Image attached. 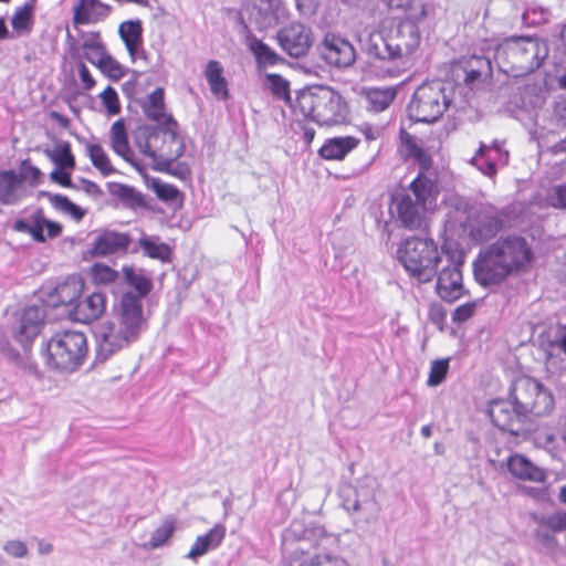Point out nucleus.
<instances>
[{
	"label": "nucleus",
	"instance_id": "obj_52",
	"mask_svg": "<svg viewBox=\"0 0 566 566\" xmlns=\"http://www.w3.org/2000/svg\"><path fill=\"white\" fill-rule=\"evenodd\" d=\"M472 164L485 176L494 177L496 175L495 159L488 153L485 156H481L478 151L472 158Z\"/></svg>",
	"mask_w": 566,
	"mask_h": 566
},
{
	"label": "nucleus",
	"instance_id": "obj_64",
	"mask_svg": "<svg viewBox=\"0 0 566 566\" xmlns=\"http://www.w3.org/2000/svg\"><path fill=\"white\" fill-rule=\"evenodd\" d=\"M51 179L63 187H72L71 176L64 169L57 168L50 175Z\"/></svg>",
	"mask_w": 566,
	"mask_h": 566
},
{
	"label": "nucleus",
	"instance_id": "obj_6",
	"mask_svg": "<svg viewBox=\"0 0 566 566\" xmlns=\"http://www.w3.org/2000/svg\"><path fill=\"white\" fill-rule=\"evenodd\" d=\"M437 195L434 181L419 174L409 188L394 197L396 213L401 226L408 230L427 227V216Z\"/></svg>",
	"mask_w": 566,
	"mask_h": 566
},
{
	"label": "nucleus",
	"instance_id": "obj_56",
	"mask_svg": "<svg viewBox=\"0 0 566 566\" xmlns=\"http://www.w3.org/2000/svg\"><path fill=\"white\" fill-rule=\"evenodd\" d=\"M471 63H476L479 67H470L467 70L465 81L472 83L481 77V75L491 69V63L488 59L481 56H473Z\"/></svg>",
	"mask_w": 566,
	"mask_h": 566
},
{
	"label": "nucleus",
	"instance_id": "obj_18",
	"mask_svg": "<svg viewBox=\"0 0 566 566\" xmlns=\"http://www.w3.org/2000/svg\"><path fill=\"white\" fill-rule=\"evenodd\" d=\"M44 313L39 306H28L15 317L11 331L13 338L27 347L41 332Z\"/></svg>",
	"mask_w": 566,
	"mask_h": 566
},
{
	"label": "nucleus",
	"instance_id": "obj_62",
	"mask_svg": "<svg viewBox=\"0 0 566 566\" xmlns=\"http://www.w3.org/2000/svg\"><path fill=\"white\" fill-rule=\"evenodd\" d=\"M42 176V172L39 168L32 166V165H27L25 163H23L22 165V174L20 175V177L23 178V181L25 179H31L34 184H38L40 178Z\"/></svg>",
	"mask_w": 566,
	"mask_h": 566
},
{
	"label": "nucleus",
	"instance_id": "obj_26",
	"mask_svg": "<svg viewBox=\"0 0 566 566\" xmlns=\"http://www.w3.org/2000/svg\"><path fill=\"white\" fill-rule=\"evenodd\" d=\"M226 536V527L222 524L214 525L207 534L198 536L190 551L186 555L191 560H197L209 551L217 548Z\"/></svg>",
	"mask_w": 566,
	"mask_h": 566
},
{
	"label": "nucleus",
	"instance_id": "obj_13",
	"mask_svg": "<svg viewBox=\"0 0 566 566\" xmlns=\"http://www.w3.org/2000/svg\"><path fill=\"white\" fill-rule=\"evenodd\" d=\"M470 238L476 242L494 238L504 228V216L489 203H474L471 217L460 220Z\"/></svg>",
	"mask_w": 566,
	"mask_h": 566
},
{
	"label": "nucleus",
	"instance_id": "obj_15",
	"mask_svg": "<svg viewBox=\"0 0 566 566\" xmlns=\"http://www.w3.org/2000/svg\"><path fill=\"white\" fill-rule=\"evenodd\" d=\"M319 57L329 66L343 70L356 61L354 45L344 36L328 32L317 45Z\"/></svg>",
	"mask_w": 566,
	"mask_h": 566
},
{
	"label": "nucleus",
	"instance_id": "obj_63",
	"mask_svg": "<svg viewBox=\"0 0 566 566\" xmlns=\"http://www.w3.org/2000/svg\"><path fill=\"white\" fill-rule=\"evenodd\" d=\"M78 76L85 90H91L95 85V80L84 63L78 65Z\"/></svg>",
	"mask_w": 566,
	"mask_h": 566
},
{
	"label": "nucleus",
	"instance_id": "obj_8",
	"mask_svg": "<svg viewBox=\"0 0 566 566\" xmlns=\"http://www.w3.org/2000/svg\"><path fill=\"white\" fill-rule=\"evenodd\" d=\"M397 255L408 274L419 283L430 282L442 263V252L430 238L405 239L397 250Z\"/></svg>",
	"mask_w": 566,
	"mask_h": 566
},
{
	"label": "nucleus",
	"instance_id": "obj_46",
	"mask_svg": "<svg viewBox=\"0 0 566 566\" xmlns=\"http://www.w3.org/2000/svg\"><path fill=\"white\" fill-rule=\"evenodd\" d=\"M266 80L270 84V88L273 95L280 99L286 102L291 101L290 97V84L289 82L279 74H266Z\"/></svg>",
	"mask_w": 566,
	"mask_h": 566
},
{
	"label": "nucleus",
	"instance_id": "obj_22",
	"mask_svg": "<svg viewBox=\"0 0 566 566\" xmlns=\"http://www.w3.org/2000/svg\"><path fill=\"white\" fill-rule=\"evenodd\" d=\"M130 241V237L127 233L105 230L95 235L90 252L94 256H106L123 252L127 250Z\"/></svg>",
	"mask_w": 566,
	"mask_h": 566
},
{
	"label": "nucleus",
	"instance_id": "obj_27",
	"mask_svg": "<svg viewBox=\"0 0 566 566\" xmlns=\"http://www.w3.org/2000/svg\"><path fill=\"white\" fill-rule=\"evenodd\" d=\"M507 468L511 474L520 480L531 482H543L544 471L521 454L511 455L507 460Z\"/></svg>",
	"mask_w": 566,
	"mask_h": 566
},
{
	"label": "nucleus",
	"instance_id": "obj_14",
	"mask_svg": "<svg viewBox=\"0 0 566 566\" xmlns=\"http://www.w3.org/2000/svg\"><path fill=\"white\" fill-rule=\"evenodd\" d=\"M332 541L327 535H319L310 545L308 538L301 541L293 552L290 566H349L342 556L324 552L326 544Z\"/></svg>",
	"mask_w": 566,
	"mask_h": 566
},
{
	"label": "nucleus",
	"instance_id": "obj_39",
	"mask_svg": "<svg viewBox=\"0 0 566 566\" xmlns=\"http://www.w3.org/2000/svg\"><path fill=\"white\" fill-rule=\"evenodd\" d=\"M86 153L93 164V166L99 170L103 176H109L116 170L112 166L107 154L104 148L98 144H87Z\"/></svg>",
	"mask_w": 566,
	"mask_h": 566
},
{
	"label": "nucleus",
	"instance_id": "obj_36",
	"mask_svg": "<svg viewBox=\"0 0 566 566\" xmlns=\"http://www.w3.org/2000/svg\"><path fill=\"white\" fill-rule=\"evenodd\" d=\"M123 274L125 282L136 291L134 297H138L139 302L143 303V298L148 295L153 289L151 280L144 274L143 270H136L134 268L125 266Z\"/></svg>",
	"mask_w": 566,
	"mask_h": 566
},
{
	"label": "nucleus",
	"instance_id": "obj_44",
	"mask_svg": "<svg viewBox=\"0 0 566 566\" xmlns=\"http://www.w3.org/2000/svg\"><path fill=\"white\" fill-rule=\"evenodd\" d=\"M533 520L538 526L547 527L553 532H562L566 530V513H555L552 515H536Z\"/></svg>",
	"mask_w": 566,
	"mask_h": 566
},
{
	"label": "nucleus",
	"instance_id": "obj_41",
	"mask_svg": "<svg viewBox=\"0 0 566 566\" xmlns=\"http://www.w3.org/2000/svg\"><path fill=\"white\" fill-rule=\"evenodd\" d=\"M139 245L144 250L145 254L151 259H157L164 262L169 260L170 249L166 243L160 242L158 238L143 237L139 240Z\"/></svg>",
	"mask_w": 566,
	"mask_h": 566
},
{
	"label": "nucleus",
	"instance_id": "obj_37",
	"mask_svg": "<svg viewBox=\"0 0 566 566\" xmlns=\"http://www.w3.org/2000/svg\"><path fill=\"white\" fill-rule=\"evenodd\" d=\"M44 154L57 168L73 169L75 167V158L69 142L60 140L53 148H45Z\"/></svg>",
	"mask_w": 566,
	"mask_h": 566
},
{
	"label": "nucleus",
	"instance_id": "obj_48",
	"mask_svg": "<svg viewBox=\"0 0 566 566\" xmlns=\"http://www.w3.org/2000/svg\"><path fill=\"white\" fill-rule=\"evenodd\" d=\"M448 205L450 209L460 214V217L457 218L459 222L460 220H465L471 217V212L474 206L471 205L468 199L460 196H450L448 199Z\"/></svg>",
	"mask_w": 566,
	"mask_h": 566
},
{
	"label": "nucleus",
	"instance_id": "obj_54",
	"mask_svg": "<svg viewBox=\"0 0 566 566\" xmlns=\"http://www.w3.org/2000/svg\"><path fill=\"white\" fill-rule=\"evenodd\" d=\"M33 9V2L25 3L23 7L18 8L14 15L12 17L11 24L14 30H22L27 28L31 19V12Z\"/></svg>",
	"mask_w": 566,
	"mask_h": 566
},
{
	"label": "nucleus",
	"instance_id": "obj_58",
	"mask_svg": "<svg viewBox=\"0 0 566 566\" xmlns=\"http://www.w3.org/2000/svg\"><path fill=\"white\" fill-rule=\"evenodd\" d=\"M552 117L557 126L566 127V97H559L554 102Z\"/></svg>",
	"mask_w": 566,
	"mask_h": 566
},
{
	"label": "nucleus",
	"instance_id": "obj_35",
	"mask_svg": "<svg viewBox=\"0 0 566 566\" xmlns=\"http://www.w3.org/2000/svg\"><path fill=\"white\" fill-rule=\"evenodd\" d=\"M206 80L211 93L221 99L229 95L227 80L223 76V66L219 61L211 60L205 70Z\"/></svg>",
	"mask_w": 566,
	"mask_h": 566
},
{
	"label": "nucleus",
	"instance_id": "obj_16",
	"mask_svg": "<svg viewBox=\"0 0 566 566\" xmlns=\"http://www.w3.org/2000/svg\"><path fill=\"white\" fill-rule=\"evenodd\" d=\"M276 39L282 50L292 57L305 55L314 40L312 30L300 22H291L281 28Z\"/></svg>",
	"mask_w": 566,
	"mask_h": 566
},
{
	"label": "nucleus",
	"instance_id": "obj_5",
	"mask_svg": "<svg viewBox=\"0 0 566 566\" xmlns=\"http://www.w3.org/2000/svg\"><path fill=\"white\" fill-rule=\"evenodd\" d=\"M304 117L318 125H338L346 122L349 111L344 97L334 88L316 85L301 91L293 105Z\"/></svg>",
	"mask_w": 566,
	"mask_h": 566
},
{
	"label": "nucleus",
	"instance_id": "obj_24",
	"mask_svg": "<svg viewBox=\"0 0 566 566\" xmlns=\"http://www.w3.org/2000/svg\"><path fill=\"white\" fill-rule=\"evenodd\" d=\"M118 33L132 61L145 57L143 49V24L140 20L124 21L119 24Z\"/></svg>",
	"mask_w": 566,
	"mask_h": 566
},
{
	"label": "nucleus",
	"instance_id": "obj_17",
	"mask_svg": "<svg viewBox=\"0 0 566 566\" xmlns=\"http://www.w3.org/2000/svg\"><path fill=\"white\" fill-rule=\"evenodd\" d=\"M518 406L510 397V400H494L489 408L492 422L503 431L517 436L526 417L520 412Z\"/></svg>",
	"mask_w": 566,
	"mask_h": 566
},
{
	"label": "nucleus",
	"instance_id": "obj_23",
	"mask_svg": "<svg viewBox=\"0 0 566 566\" xmlns=\"http://www.w3.org/2000/svg\"><path fill=\"white\" fill-rule=\"evenodd\" d=\"M106 310V296L101 292H94L76 301L72 310H69L71 317L80 323H91L99 318Z\"/></svg>",
	"mask_w": 566,
	"mask_h": 566
},
{
	"label": "nucleus",
	"instance_id": "obj_32",
	"mask_svg": "<svg viewBox=\"0 0 566 566\" xmlns=\"http://www.w3.org/2000/svg\"><path fill=\"white\" fill-rule=\"evenodd\" d=\"M357 145L358 140L352 136L332 138L322 146L319 155L324 159L340 160Z\"/></svg>",
	"mask_w": 566,
	"mask_h": 566
},
{
	"label": "nucleus",
	"instance_id": "obj_60",
	"mask_svg": "<svg viewBox=\"0 0 566 566\" xmlns=\"http://www.w3.org/2000/svg\"><path fill=\"white\" fill-rule=\"evenodd\" d=\"M549 203L555 208L566 209V184L554 188L549 195Z\"/></svg>",
	"mask_w": 566,
	"mask_h": 566
},
{
	"label": "nucleus",
	"instance_id": "obj_7",
	"mask_svg": "<svg viewBox=\"0 0 566 566\" xmlns=\"http://www.w3.org/2000/svg\"><path fill=\"white\" fill-rule=\"evenodd\" d=\"M547 52L546 44L538 39L511 38L497 46L495 60L503 72L520 76L538 69Z\"/></svg>",
	"mask_w": 566,
	"mask_h": 566
},
{
	"label": "nucleus",
	"instance_id": "obj_19",
	"mask_svg": "<svg viewBox=\"0 0 566 566\" xmlns=\"http://www.w3.org/2000/svg\"><path fill=\"white\" fill-rule=\"evenodd\" d=\"M448 264L440 272L437 271L436 292L440 298L452 303L464 294L462 284V271L458 263L447 259Z\"/></svg>",
	"mask_w": 566,
	"mask_h": 566
},
{
	"label": "nucleus",
	"instance_id": "obj_34",
	"mask_svg": "<svg viewBox=\"0 0 566 566\" xmlns=\"http://www.w3.org/2000/svg\"><path fill=\"white\" fill-rule=\"evenodd\" d=\"M247 44L251 53L254 55L256 65L260 70L273 66L282 60L273 49L254 35L248 36Z\"/></svg>",
	"mask_w": 566,
	"mask_h": 566
},
{
	"label": "nucleus",
	"instance_id": "obj_1",
	"mask_svg": "<svg viewBox=\"0 0 566 566\" xmlns=\"http://www.w3.org/2000/svg\"><path fill=\"white\" fill-rule=\"evenodd\" d=\"M534 262L532 244L524 237L509 234L500 237L479 252L473 263V273L481 285H496L511 274L528 272Z\"/></svg>",
	"mask_w": 566,
	"mask_h": 566
},
{
	"label": "nucleus",
	"instance_id": "obj_57",
	"mask_svg": "<svg viewBox=\"0 0 566 566\" xmlns=\"http://www.w3.org/2000/svg\"><path fill=\"white\" fill-rule=\"evenodd\" d=\"M2 549L11 557L24 558L28 555V546L20 539H11L3 544Z\"/></svg>",
	"mask_w": 566,
	"mask_h": 566
},
{
	"label": "nucleus",
	"instance_id": "obj_43",
	"mask_svg": "<svg viewBox=\"0 0 566 566\" xmlns=\"http://www.w3.org/2000/svg\"><path fill=\"white\" fill-rule=\"evenodd\" d=\"M46 196L55 209L70 214L74 220L78 221L84 217V211L67 197L51 193H46Z\"/></svg>",
	"mask_w": 566,
	"mask_h": 566
},
{
	"label": "nucleus",
	"instance_id": "obj_31",
	"mask_svg": "<svg viewBox=\"0 0 566 566\" xmlns=\"http://www.w3.org/2000/svg\"><path fill=\"white\" fill-rule=\"evenodd\" d=\"M144 112L147 118L156 122L158 126L169 125L170 120H175L171 115L165 111L164 90L158 87L151 92L144 105Z\"/></svg>",
	"mask_w": 566,
	"mask_h": 566
},
{
	"label": "nucleus",
	"instance_id": "obj_9",
	"mask_svg": "<svg viewBox=\"0 0 566 566\" xmlns=\"http://www.w3.org/2000/svg\"><path fill=\"white\" fill-rule=\"evenodd\" d=\"M87 353L86 337L76 331L54 334L46 343V364L55 369L72 371L80 367Z\"/></svg>",
	"mask_w": 566,
	"mask_h": 566
},
{
	"label": "nucleus",
	"instance_id": "obj_30",
	"mask_svg": "<svg viewBox=\"0 0 566 566\" xmlns=\"http://www.w3.org/2000/svg\"><path fill=\"white\" fill-rule=\"evenodd\" d=\"M548 361L566 358V325H559L547 333L541 344Z\"/></svg>",
	"mask_w": 566,
	"mask_h": 566
},
{
	"label": "nucleus",
	"instance_id": "obj_11",
	"mask_svg": "<svg viewBox=\"0 0 566 566\" xmlns=\"http://www.w3.org/2000/svg\"><path fill=\"white\" fill-rule=\"evenodd\" d=\"M342 505L357 527H364L378 520L380 504L371 482L361 481L340 490Z\"/></svg>",
	"mask_w": 566,
	"mask_h": 566
},
{
	"label": "nucleus",
	"instance_id": "obj_25",
	"mask_svg": "<svg viewBox=\"0 0 566 566\" xmlns=\"http://www.w3.org/2000/svg\"><path fill=\"white\" fill-rule=\"evenodd\" d=\"M111 11V7L99 0H80L74 8V23L88 24L104 20Z\"/></svg>",
	"mask_w": 566,
	"mask_h": 566
},
{
	"label": "nucleus",
	"instance_id": "obj_59",
	"mask_svg": "<svg viewBox=\"0 0 566 566\" xmlns=\"http://www.w3.org/2000/svg\"><path fill=\"white\" fill-rule=\"evenodd\" d=\"M476 303L470 302L458 306L452 314L454 323H462L469 319L475 312Z\"/></svg>",
	"mask_w": 566,
	"mask_h": 566
},
{
	"label": "nucleus",
	"instance_id": "obj_29",
	"mask_svg": "<svg viewBox=\"0 0 566 566\" xmlns=\"http://www.w3.org/2000/svg\"><path fill=\"white\" fill-rule=\"evenodd\" d=\"M282 0H253L251 17L261 29L275 25L279 19V11Z\"/></svg>",
	"mask_w": 566,
	"mask_h": 566
},
{
	"label": "nucleus",
	"instance_id": "obj_51",
	"mask_svg": "<svg viewBox=\"0 0 566 566\" xmlns=\"http://www.w3.org/2000/svg\"><path fill=\"white\" fill-rule=\"evenodd\" d=\"M174 533V524L171 522H165L160 525L151 535L149 545L151 548H158L163 546L167 539Z\"/></svg>",
	"mask_w": 566,
	"mask_h": 566
},
{
	"label": "nucleus",
	"instance_id": "obj_38",
	"mask_svg": "<svg viewBox=\"0 0 566 566\" xmlns=\"http://www.w3.org/2000/svg\"><path fill=\"white\" fill-rule=\"evenodd\" d=\"M396 96L392 88H370L366 93L367 108L373 112H382L386 109Z\"/></svg>",
	"mask_w": 566,
	"mask_h": 566
},
{
	"label": "nucleus",
	"instance_id": "obj_10",
	"mask_svg": "<svg viewBox=\"0 0 566 566\" xmlns=\"http://www.w3.org/2000/svg\"><path fill=\"white\" fill-rule=\"evenodd\" d=\"M451 90L441 81L422 83L415 91L408 105L411 119L434 123L448 109L451 103Z\"/></svg>",
	"mask_w": 566,
	"mask_h": 566
},
{
	"label": "nucleus",
	"instance_id": "obj_45",
	"mask_svg": "<svg viewBox=\"0 0 566 566\" xmlns=\"http://www.w3.org/2000/svg\"><path fill=\"white\" fill-rule=\"evenodd\" d=\"M153 189L156 196L163 201L175 202L182 199V193L177 187L158 179L153 181Z\"/></svg>",
	"mask_w": 566,
	"mask_h": 566
},
{
	"label": "nucleus",
	"instance_id": "obj_20",
	"mask_svg": "<svg viewBox=\"0 0 566 566\" xmlns=\"http://www.w3.org/2000/svg\"><path fill=\"white\" fill-rule=\"evenodd\" d=\"M14 229L19 232L29 233L38 242H44L48 238H55L62 232V226L44 218L41 210L34 212L29 219L17 220Z\"/></svg>",
	"mask_w": 566,
	"mask_h": 566
},
{
	"label": "nucleus",
	"instance_id": "obj_42",
	"mask_svg": "<svg viewBox=\"0 0 566 566\" xmlns=\"http://www.w3.org/2000/svg\"><path fill=\"white\" fill-rule=\"evenodd\" d=\"M109 191L113 196L123 200L129 207H139L144 205V198L135 188L123 185L112 184Z\"/></svg>",
	"mask_w": 566,
	"mask_h": 566
},
{
	"label": "nucleus",
	"instance_id": "obj_49",
	"mask_svg": "<svg viewBox=\"0 0 566 566\" xmlns=\"http://www.w3.org/2000/svg\"><path fill=\"white\" fill-rule=\"evenodd\" d=\"M449 369V360L448 359H440L432 363L429 377H428V385L429 386H438L440 385L448 373Z\"/></svg>",
	"mask_w": 566,
	"mask_h": 566
},
{
	"label": "nucleus",
	"instance_id": "obj_28",
	"mask_svg": "<svg viewBox=\"0 0 566 566\" xmlns=\"http://www.w3.org/2000/svg\"><path fill=\"white\" fill-rule=\"evenodd\" d=\"M23 193V178L13 170L0 172V203H17Z\"/></svg>",
	"mask_w": 566,
	"mask_h": 566
},
{
	"label": "nucleus",
	"instance_id": "obj_3",
	"mask_svg": "<svg viewBox=\"0 0 566 566\" xmlns=\"http://www.w3.org/2000/svg\"><path fill=\"white\" fill-rule=\"evenodd\" d=\"M419 27L411 19L396 24L382 25L368 34L364 49L369 56L394 63L387 72L390 76H399L410 65V56L420 45Z\"/></svg>",
	"mask_w": 566,
	"mask_h": 566
},
{
	"label": "nucleus",
	"instance_id": "obj_40",
	"mask_svg": "<svg viewBox=\"0 0 566 566\" xmlns=\"http://www.w3.org/2000/svg\"><path fill=\"white\" fill-rule=\"evenodd\" d=\"M83 50L85 59L96 66H98L108 54L97 33L91 34L84 40Z\"/></svg>",
	"mask_w": 566,
	"mask_h": 566
},
{
	"label": "nucleus",
	"instance_id": "obj_21",
	"mask_svg": "<svg viewBox=\"0 0 566 566\" xmlns=\"http://www.w3.org/2000/svg\"><path fill=\"white\" fill-rule=\"evenodd\" d=\"M83 286L78 276H69L46 293L45 303L52 307L65 306L72 310L82 294Z\"/></svg>",
	"mask_w": 566,
	"mask_h": 566
},
{
	"label": "nucleus",
	"instance_id": "obj_2",
	"mask_svg": "<svg viewBox=\"0 0 566 566\" xmlns=\"http://www.w3.org/2000/svg\"><path fill=\"white\" fill-rule=\"evenodd\" d=\"M147 326L148 316L144 312L143 303L134 297L133 292H125L118 301L114 317L96 328L95 360L105 363L114 354L136 342Z\"/></svg>",
	"mask_w": 566,
	"mask_h": 566
},
{
	"label": "nucleus",
	"instance_id": "obj_33",
	"mask_svg": "<svg viewBox=\"0 0 566 566\" xmlns=\"http://www.w3.org/2000/svg\"><path fill=\"white\" fill-rule=\"evenodd\" d=\"M111 147L127 163L134 164V153L129 148L127 133L123 119L113 123L109 132Z\"/></svg>",
	"mask_w": 566,
	"mask_h": 566
},
{
	"label": "nucleus",
	"instance_id": "obj_53",
	"mask_svg": "<svg viewBox=\"0 0 566 566\" xmlns=\"http://www.w3.org/2000/svg\"><path fill=\"white\" fill-rule=\"evenodd\" d=\"M103 105L111 115L118 114L120 111L118 95L112 86H107L101 94Z\"/></svg>",
	"mask_w": 566,
	"mask_h": 566
},
{
	"label": "nucleus",
	"instance_id": "obj_61",
	"mask_svg": "<svg viewBox=\"0 0 566 566\" xmlns=\"http://www.w3.org/2000/svg\"><path fill=\"white\" fill-rule=\"evenodd\" d=\"M296 8L304 17L314 15L319 8V0H295Z\"/></svg>",
	"mask_w": 566,
	"mask_h": 566
},
{
	"label": "nucleus",
	"instance_id": "obj_12",
	"mask_svg": "<svg viewBox=\"0 0 566 566\" xmlns=\"http://www.w3.org/2000/svg\"><path fill=\"white\" fill-rule=\"evenodd\" d=\"M510 397L525 417L548 415L554 407V398L548 389L534 378H517L511 388Z\"/></svg>",
	"mask_w": 566,
	"mask_h": 566
},
{
	"label": "nucleus",
	"instance_id": "obj_55",
	"mask_svg": "<svg viewBox=\"0 0 566 566\" xmlns=\"http://www.w3.org/2000/svg\"><path fill=\"white\" fill-rule=\"evenodd\" d=\"M93 277L96 283L108 284L117 280L118 272L107 265L96 264L93 268Z\"/></svg>",
	"mask_w": 566,
	"mask_h": 566
},
{
	"label": "nucleus",
	"instance_id": "obj_50",
	"mask_svg": "<svg viewBox=\"0 0 566 566\" xmlns=\"http://www.w3.org/2000/svg\"><path fill=\"white\" fill-rule=\"evenodd\" d=\"M488 154L494 153L495 156H492L495 159V164H500L505 166L509 163V151L502 150L501 143L499 140H494L491 146H486L484 144L480 145L479 155L485 156Z\"/></svg>",
	"mask_w": 566,
	"mask_h": 566
},
{
	"label": "nucleus",
	"instance_id": "obj_47",
	"mask_svg": "<svg viewBox=\"0 0 566 566\" xmlns=\"http://www.w3.org/2000/svg\"><path fill=\"white\" fill-rule=\"evenodd\" d=\"M109 78L118 81L127 73V69L119 64L114 57L107 54L97 66Z\"/></svg>",
	"mask_w": 566,
	"mask_h": 566
},
{
	"label": "nucleus",
	"instance_id": "obj_4",
	"mask_svg": "<svg viewBox=\"0 0 566 566\" xmlns=\"http://www.w3.org/2000/svg\"><path fill=\"white\" fill-rule=\"evenodd\" d=\"M138 150L150 160L151 167L158 171H170L172 164L185 151L184 139L176 120L169 125L142 126L134 135Z\"/></svg>",
	"mask_w": 566,
	"mask_h": 566
}]
</instances>
